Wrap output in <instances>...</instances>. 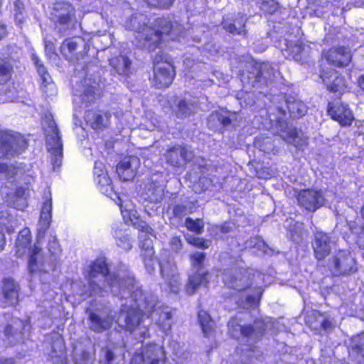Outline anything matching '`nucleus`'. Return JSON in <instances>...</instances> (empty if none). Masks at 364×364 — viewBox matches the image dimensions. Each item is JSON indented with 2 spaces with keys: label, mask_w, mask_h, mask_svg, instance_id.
I'll use <instances>...</instances> for the list:
<instances>
[{
  "label": "nucleus",
  "mask_w": 364,
  "mask_h": 364,
  "mask_svg": "<svg viewBox=\"0 0 364 364\" xmlns=\"http://www.w3.org/2000/svg\"><path fill=\"white\" fill-rule=\"evenodd\" d=\"M88 284L87 289L84 287L82 290L77 292L82 299L108 290L121 298L123 303L117 320L120 327L130 332L138 331L140 337L145 338L150 323L149 319L152 316L162 331L167 333L171 329L172 315L170 309L165 306L154 311L157 298L152 294L144 295L126 265L121 264L115 271L109 272L105 259H96L90 266Z\"/></svg>",
  "instance_id": "obj_1"
},
{
  "label": "nucleus",
  "mask_w": 364,
  "mask_h": 364,
  "mask_svg": "<svg viewBox=\"0 0 364 364\" xmlns=\"http://www.w3.org/2000/svg\"><path fill=\"white\" fill-rule=\"evenodd\" d=\"M52 218V197L49 190L44 193L42 199L40 219L38 222L37 240L31 246V235L28 228L19 232L16 241V255L19 257L28 255V269L35 277L46 274L53 269V264L44 255L41 237L49 228Z\"/></svg>",
  "instance_id": "obj_2"
},
{
  "label": "nucleus",
  "mask_w": 364,
  "mask_h": 364,
  "mask_svg": "<svg viewBox=\"0 0 364 364\" xmlns=\"http://www.w3.org/2000/svg\"><path fill=\"white\" fill-rule=\"evenodd\" d=\"M100 191L112 198L119 206L124 220L127 224H131L137 228L140 233L139 238L142 250V257L145 267L149 273L154 270V251L152 240L150 236H153V230L146 222L139 218L135 205L132 200L127 197L122 198L114 191L112 181L107 173L95 179Z\"/></svg>",
  "instance_id": "obj_3"
},
{
  "label": "nucleus",
  "mask_w": 364,
  "mask_h": 364,
  "mask_svg": "<svg viewBox=\"0 0 364 364\" xmlns=\"http://www.w3.org/2000/svg\"><path fill=\"white\" fill-rule=\"evenodd\" d=\"M264 277L260 272L239 264L225 271L223 280L225 286L238 292V306L247 309L257 306L263 292L262 285L266 283Z\"/></svg>",
  "instance_id": "obj_4"
},
{
  "label": "nucleus",
  "mask_w": 364,
  "mask_h": 364,
  "mask_svg": "<svg viewBox=\"0 0 364 364\" xmlns=\"http://www.w3.org/2000/svg\"><path fill=\"white\" fill-rule=\"evenodd\" d=\"M147 22L146 16L137 14L125 22V27L136 33V38L141 46L149 51L159 47L164 35H169L173 41H180L182 37L181 33L183 28L176 22L173 24L166 18H159L155 21L154 27H149Z\"/></svg>",
  "instance_id": "obj_5"
},
{
  "label": "nucleus",
  "mask_w": 364,
  "mask_h": 364,
  "mask_svg": "<svg viewBox=\"0 0 364 364\" xmlns=\"http://www.w3.org/2000/svg\"><path fill=\"white\" fill-rule=\"evenodd\" d=\"M278 116L272 113L269 119L274 122V126L279 131L280 136L288 144L294 145L296 148H302L307 145L308 139L300 130L294 128H289L286 122L287 114L283 107H277Z\"/></svg>",
  "instance_id": "obj_6"
},
{
  "label": "nucleus",
  "mask_w": 364,
  "mask_h": 364,
  "mask_svg": "<svg viewBox=\"0 0 364 364\" xmlns=\"http://www.w3.org/2000/svg\"><path fill=\"white\" fill-rule=\"evenodd\" d=\"M45 131L46 146L51 154V161L53 168L60 166L63 159V144L59 135L55 121L52 118H47L43 122Z\"/></svg>",
  "instance_id": "obj_7"
},
{
  "label": "nucleus",
  "mask_w": 364,
  "mask_h": 364,
  "mask_svg": "<svg viewBox=\"0 0 364 364\" xmlns=\"http://www.w3.org/2000/svg\"><path fill=\"white\" fill-rule=\"evenodd\" d=\"M272 318L255 321L254 328L251 326H242L237 323L236 318H233L229 321L228 328L231 336L235 338H245L247 342H250L257 339L262 335V331L272 330Z\"/></svg>",
  "instance_id": "obj_8"
},
{
  "label": "nucleus",
  "mask_w": 364,
  "mask_h": 364,
  "mask_svg": "<svg viewBox=\"0 0 364 364\" xmlns=\"http://www.w3.org/2000/svg\"><path fill=\"white\" fill-rule=\"evenodd\" d=\"M191 271L193 273L189 275L188 282L186 285V292L191 295L194 294L196 289L208 282V273L203 268L205 254L200 252H196L190 255Z\"/></svg>",
  "instance_id": "obj_9"
},
{
  "label": "nucleus",
  "mask_w": 364,
  "mask_h": 364,
  "mask_svg": "<svg viewBox=\"0 0 364 364\" xmlns=\"http://www.w3.org/2000/svg\"><path fill=\"white\" fill-rule=\"evenodd\" d=\"M154 80L159 88L169 86L175 76V71L171 60L160 52L154 60Z\"/></svg>",
  "instance_id": "obj_10"
},
{
  "label": "nucleus",
  "mask_w": 364,
  "mask_h": 364,
  "mask_svg": "<svg viewBox=\"0 0 364 364\" xmlns=\"http://www.w3.org/2000/svg\"><path fill=\"white\" fill-rule=\"evenodd\" d=\"M333 194L330 191L324 193L321 191L306 189L299 193L297 200L301 206L314 212L327 203H333Z\"/></svg>",
  "instance_id": "obj_11"
},
{
  "label": "nucleus",
  "mask_w": 364,
  "mask_h": 364,
  "mask_svg": "<svg viewBox=\"0 0 364 364\" xmlns=\"http://www.w3.org/2000/svg\"><path fill=\"white\" fill-rule=\"evenodd\" d=\"M159 266L161 277L164 280L162 288L174 294L178 293L181 288V283L174 261L166 258L164 255L159 262Z\"/></svg>",
  "instance_id": "obj_12"
},
{
  "label": "nucleus",
  "mask_w": 364,
  "mask_h": 364,
  "mask_svg": "<svg viewBox=\"0 0 364 364\" xmlns=\"http://www.w3.org/2000/svg\"><path fill=\"white\" fill-rule=\"evenodd\" d=\"M328 268L335 276L346 275L356 271L354 259L346 250H339L333 255Z\"/></svg>",
  "instance_id": "obj_13"
},
{
  "label": "nucleus",
  "mask_w": 364,
  "mask_h": 364,
  "mask_svg": "<svg viewBox=\"0 0 364 364\" xmlns=\"http://www.w3.org/2000/svg\"><path fill=\"white\" fill-rule=\"evenodd\" d=\"M26 147L27 141L20 134L11 132L0 134V154L2 156L20 154Z\"/></svg>",
  "instance_id": "obj_14"
},
{
  "label": "nucleus",
  "mask_w": 364,
  "mask_h": 364,
  "mask_svg": "<svg viewBox=\"0 0 364 364\" xmlns=\"http://www.w3.org/2000/svg\"><path fill=\"white\" fill-rule=\"evenodd\" d=\"M164 348L155 343L145 346L141 353H135L130 364H164Z\"/></svg>",
  "instance_id": "obj_15"
},
{
  "label": "nucleus",
  "mask_w": 364,
  "mask_h": 364,
  "mask_svg": "<svg viewBox=\"0 0 364 364\" xmlns=\"http://www.w3.org/2000/svg\"><path fill=\"white\" fill-rule=\"evenodd\" d=\"M328 113L331 117L342 126H349L354 120V116L348 105L343 102L328 104Z\"/></svg>",
  "instance_id": "obj_16"
},
{
  "label": "nucleus",
  "mask_w": 364,
  "mask_h": 364,
  "mask_svg": "<svg viewBox=\"0 0 364 364\" xmlns=\"http://www.w3.org/2000/svg\"><path fill=\"white\" fill-rule=\"evenodd\" d=\"M312 246L316 258L318 260H323L330 254L335 246V242L329 235L317 232L314 235Z\"/></svg>",
  "instance_id": "obj_17"
},
{
  "label": "nucleus",
  "mask_w": 364,
  "mask_h": 364,
  "mask_svg": "<svg viewBox=\"0 0 364 364\" xmlns=\"http://www.w3.org/2000/svg\"><path fill=\"white\" fill-rule=\"evenodd\" d=\"M90 328L97 333L109 329L113 323L114 317L109 309H105L100 314L90 312Z\"/></svg>",
  "instance_id": "obj_18"
},
{
  "label": "nucleus",
  "mask_w": 364,
  "mask_h": 364,
  "mask_svg": "<svg viewBox=\"0 0 364 364\" xmlns=\"http://www.w3.org/2000/svg\"><path fill=\"white\" fill-rule=\"evenodd\" d=\"M284 43L286 48H282V52L285 58L293 59L301 63L306 61L310 52L309 46L303 44L301 42H298L294 45L289 44V41L286 39Z\"/></svg>",
  "instance_id": "obj_19"
},
{
  "label": "nucleus",
  "mask_w": 364,
  "mask_h": 364,
  "mask_svg": "<svg viewBox=\"0 0 364 364\" xmlns=\"http://www.w3.org/2000/svg\"><path fill=\"white\" fill-rule=\"evenodd\" d=\"M140 161L137 157L124 158L117 166L116 171L123 181H130L134 178L139 167Z\"/></svg>",
  "instance_id": "obj_20"
},
{
  "label": "nucleus",
  "mask_w": 364,
  "mask_h": 364,
  "mask_svg": "<svg viewBox=\"0 0 364 364\" xmlns=\"http://www.w3.org/2000/svg\"><path fill=\"white\" fill-rule=\"evenodd\" d=\"M324 58L329 64L338 67L346 66L351 60L350 50L346 47H335L324 53Z\"/></svg>",
  "instance_id": "obj_21"
},
{
  "label": "nucleus",
  "mask_w": 364,
  "mask_h": 364,
  "mask_svg": "<svg viewBox=\"0 0 364 364\" xmlns=\"http://www.w3.org/2000/svg\"><path fill=\"white\" fill-rule=\"evenodd\" d=\"M193 156L189 147L181 145L173 146L166 153L168 163L174 166H180L183 163L191 161Z\"/></svg>",
  "instance_id": "obj_22"
},
{
  "label": "nucleus",
  "mask_w": 364,
  "mask_h": 364,
  "mask_svg": "<svg viewBox=\"0 0 364 364\" xmlns=\"http://www.w3.org/2000/svg\"><path fill=\"white\" fill-rule=\"evenodd\" d=\"M53 18H56L60 24L67 25L73 21H76L75 11L72 5L67 2L55 4Z\"/></svg>",
  "instance_id": "obj_23"
},
{
  "label": "nucleus",
  "mask_w": 364,
  "mask_h": 364,
  "mask_svg": "<svg viewBox=\"0 0 364 364\" xmlns=\"http://www.w3.org/2000/svg\"><path fill=\"white\" fill-rule=\"evenodd\" d=\"M30 326L28 321H23L21 319H15L12 325H9L5 328V336L7 337L9 342L12 344L13 340L11 338L17 341L22 340V335L24 331H28Z\"/></svg>",
  "instance_id": "obj_24"
},
{
  "label": "nucleus",
  "mask_w": 364,
  "mask_h": 364,
  "mask_svg": "<svg viewBox=\"0 0 364 364\" xmlns=\"http://www.w3.org/2000/svg\"><path fill=\"white\" fill-rule=\"evenodd\" d=\"M110 115L105 112L88 110L85 113V119L94 129L106 127L109 123Z\"/></svg>",
  "instance_id": "obj_25"
},
{
  "label": "nucleus",
  "mask_w": 364,
  "mask_h": 364,
  "mask_svg": "<svg viewBox=\"0 0 364 364\" xmlns=\"http://www.w3.org/2000/svg\"><path fill=\"white\" fill-rule=\"evenodd\" d=\"M112 236L116 245L121 249L128 251L132 247L133 240L129 232L122 228V225H116L112 228Z\"/></svg>",
  "instance_id": "obj_26"
},
{
  "label": "nucleus",
  "mask_w": 364,
  "mask_h": 364,
  "mask_svg": "<svg viewBox=\"0 0 364 364\" xmlns=\"http://www.w3.org/2000/svg\"><path fill=\"white\" fill-rule=\"evenodd\" d=\"M2 292L5 305L16 304L18 298V285L12 279H5L3 282Z\"/></svg>",
  "instance_id": "obj_27"
},
{
  "label": "nucleus",
  "mask_w": 364,
  "mask_h": 364,
  "mask_svg": "<svg viewBox=\"0 0 364 364\" xmlns=\"http://www.w3.org/2000/svg\"><path fill=\"white\" fill-rule=\"evenodd\" d=\"M286 107L289 116L292 118H299L304 116L307 112L306 105L295 97H289L285 100Z\"/></svg>",
  "instance_id": "obj_28"
},
{
  "label": "nucleus",
  "mask_w": 364,
  "mask_h": 364,
  "mask_svg": "<svg viewBox=\"0 0 364 364\" xmlns=\"http://www.w3.org/2000/svg\"><path fill=\"white\" fill-rule=\"evenodd\" d=\"M323 82L326 85L328 90L333 92H341L346 87L343 78L336 71H332L328 76L327 73H322L320 75Z\"/></svg>",
  "instance_id": "obj_29"
},
{
  "label": "nucleus",
  "mask_w": 364,
  "mask_h": 364,
  "mask_svg": "<svg viewBox=\"0 0 364 364\" xmlns=\"http://www.w3.org/2000/svg\"><path fill=\"white\" fill-rule=\"evenodd\" d=\"M84 90L82 94L80 95L82 103L87 106V103L91 102L97 97L100 96L98 90L99 84L95 80L92 82L91 79L85 78L84 80Z\"/></svg>",
  "instance_id": "obj_30"
},
{
  "label": "nucleus",
  "mask_w": 364,
  "mask_h": 364,
  "mask_svg": "<svg viewBox=\"0 0 364 364\" xmlns=\"http://www.w3.org/2000/svg\"><path fill=\"white\" fill-rule=\"evenodd\" d=\"M163 194V188L156 183H151L146 186L142 198L151 203H158L162 200Z\"/></svg>",
  "instance_id": "obj_31"
},
{
  "label": "nucleus",
  "mask_w": 364,
  "mask_h": 364,
  "mask_svg": "<svg viewBox=\"0 0 364 364\" xmlns=\"http://www.w3.org/2000/svg\"><path fill=\"white\" fill-rule=\"evenodd\" d=\"M73 353L75 364H91L92 362L91 351L82 347L81 343L75 345Z\"/></svg>",
  "instance_id": "obj_32"
},
{
  "label": "nucleus",
  "mask_w": 364,
  "mask_h": 364,
  "mask_svg": "<svg viewBox=\"0 0 364 364\" xmlns=\"http://www.w3.org/2000/svg\"><path fill=\"white\" fill-rule=\"evenodd\" d=\"M350 353L355 354L358 362L364 364V333L352 338Z\"/></svg>",
  "instance_id": "obj_33"
},
{
  "label": "nucleus",
  "mask_w": 364,
  "mask_h": 364,
  "mask_svg": "<svg viewBox=\"0 0 364 364\" xmlns=\"http://www.w3.org/2000/svg\"><path fill=\"white\" fill-rule=\"evenodd\" d=\"M84 45V41L81 38H73L65 40L61 46V53L69 58L80 47Z\"/></svg>",
  "instance_id": "obj_34"
},
{
  "label": "nucleus",
  "mask_w": 364,
  "mask_h": 364,
  "mask_svg": "<svg viewBox=\"0 0 364 364\" xmlns=\"http://www.w3.org/2000/svg\"><path fill=\"white\" fill-rule=\"evenodd\" d=\"M130 60L124 55L113 58L110 60V65L119 75H127L130 67Z\"/></svg>",
  "instance_id": "obj_35"
},
{
  "label": "nucleus",
  "mask_w": 364,
  "mask_h": 364,
  "mask_svg": "<svg viewBox=\"0 0 364 364\" xmlns=\"http://www.w3.org/2000/svg\"><path fill=\"white\" fill-rule=\"evenodd\" d=\"M198 318L204 336L210 337L214 326L213 321L210 315L206 311H200Z\"/></svg>",
  "instance_id": "obj_36"
},
{
  "label": "nucleus",
  "mask_w": 364,
  "mask_h": 364,
  "mask_svg": "<svg viewBox=\"0 0 364 364\" xmlns=\"http://www.w3.org/2000/svg\"><path fill=\"white\" fill-rule=\"evenodd\" d=\"M246 22V17L243 15L240 16L234 21L233 23H228L226 21L223 22L224 28L232 33H237L242 35L245 33V25Z\"/></svg>",
  "instance_id": "obj_37"
},
{
  "label": "nucleus",
  "mask_w": 364,
  "mask_h": 364,
  "mask_svg": "<svg viewBox=\"0 0 364 364\" xmlns=\"http://www.w3.org/2000/svg\"><path fill=\"white\" fill-rule=\"evenodd\" d=\"M32 60L36 66L38 73L41 77L42 84L44 87L50 86V89L54 87V85L51 83V77L47 73L46 68L40 63L38 58L35 55H32Z\"/></svg>",
  "instance_id": "obj_38"
},
{
  "label": "nucleus",
  "mask_w": 364,
  "mask_h": 364,
  "mask_svg": "<svg viewBox=\"0 0 364 364\" xmlns=\"http://www.w3.org/2000/svg\"><path fill=\"white\" fill-rule=\"evenodd\" d=\"M177 114L181 117H188L195 112L197 109L196 105L191 100H180L178 103Z\"/></svg>",
  "instance_id": "obj_39"
},
{
  "label": "nucleus",
  "mask_w": 364,
  "mask_h": 364,
  "mask_svg": "<svg viewBox=\"0 0 364 364\" xmlns=\"http://www.w3.org/2000/svg\"><path fill=\"white\" fill-rule=\"evenodd\" d=\"M276 70L269 63H262L259 65V72L257 75V78L260 80V78L264 80H270L272 77H276Z\"/></svg>",
  "instance_id": "obj_40"
},
{
  "label": "nucleus",
  "mask_w": 364,
  "mask_h": 364,
  "mask_svg": "<svg viewBox=\"0 0 364 364\" xmlns=\"http://www.w3.org/2000/svg\"><path fill=\"white\" fill-rule=\"evenodd\" d=\"M349 228L352 235L354 236L353 240L360 246L364 245V228L359 225L357 222L349 223Z\"/></svg>",
  "instance_id": "obj_41"
},
{
  "label": "nucleus",
  "mask_w": 364,
  "mask_h": 364,
  "mask_svg": "<svg viewBox=\"0 0 364 364\" xmlns=\"http://www.w3.org/2000/svg\"><path fill=\"white\" fill-rule=\"evenodd\" d=\"M217 120L218 123L223 127H227L231 123V119L228 116L224 115L220 112H216L213 113L208 119V124L210 127L214 128V125L212 122Z\"/></svg>",
  "instance_id": "obj_42"
},
{
  "label": "nucleus",
  "mask_w": 364,
  "mask_h": 364,
  "mask_svg": "<svg viewBox=\"0 0 364 364\" xmlns=\"http://www.w3.org/2000/svg\"><path fill=\"white\" fill-rule=\"evenodd\" d=\"M116 357L112 350L109 348H104L100 352L99 362L101 364H116Z\"/></svg>",
  "instance_id": "obj_43"
},
{
  "label": "nucleus",
  "mask_w": 364,
  "mask_h": 364,
  "mask_svg": "<svg viewBox=\"0 0 364 364\" xmlns=\"http://www.w3.org/2000/svg\"><path fill=\"white\" fill-rule=\"evenodd\" d=\"M185 226L188 230L200 234L203 230L204 223L200 219L193 220L187 218L185 221Z\"/></svg>",
  "instance_id": "obj_44"
},
{
  "label": "nucleus",
  "mask_w": 364,
  "mask_h": 364,
  "mask_svg": "<svg viewBox=\"0 0 364 364\" xmlns=\"http://www.w3.org/2000/svg\"><path fill=\"white\" fill-rule=\"evenodd\" d=\"M249 247L257 249L262 253L267 252V246L260 237H254L250 240L248 244Z\"/></svg>",
  "instance_id": "obj_45"
},
{
  "label": "nucleus",
  "mask_w": 364,
  "mask_h": 364,
  "mask_svg": "<svg viewBox=\"0 0 364 364\" xmlns=\"http://www.w3.org/2000/svg\"><path fill=\"white\" fill-rule=\"evenodd\" d=\"M210 182L205 177H200L193 186V189L196 193H200L209 188Z\"/></svg>",
  "instance_id": "obj_46"
},
{
  "label": "nucleus",
  "mask_w": 364,
  "mask_h": 364,
  "mask_svg": "<svg viewBox=\"0 0 364 364\" xmlns=\"http://www.w3.org/2000/svg\"><path fill=\"white\" fill-rule=\"evenodd\" d=\"M51 358L53 360V363H63L65 360V351H64V347L61 341L59 343V350L58 352H56L55 350H54L52 352L51 354Z\"/></svg>",
  "instance_id": "obj_47"
},
{
  "label": "nucleus",
  "mask_w": 364,
  "mask_h": 364,
  "mask_svg": "<svg viewBox=\"0 0 364 364\" xmlns=\"http://www.w3.org/2000/svg\"><path fill=\"white\" fill-rule=\"evenodd\" d=\"M48 248L52 256H56L60 253V245L55 236H50L49 238Z\"/></svg>",
  "instance_id": "obj_48"
},
{
  "label": "nucleus",
  "mask_w": 364,
  "mask_h": 364,
  "mask_svg": "<svg viewBox=\"0 0 364 364\" xmlns=\"http://www.w3.org/2000/svg\"><path fill=\"white\" fill-rule=\"evenodd\" d=\"M149 6L162 9L169 8L175 0H144Z\"/></svg>",
  "instance_id": "obj_49"
},
{
  "label": "nucleus",
  "mask_w": 364,
  "mask_h": 364,
  "mask_svg": "<svg viewBox=\"0 0 364 364\" xmlns=\"http://www.w3.org/2000/svg\"><path fill=\"white\" fill-rule=\"evenodd\" d=\"M0 173H5L6 176L11 178L18 174V169L13 165L0 164Z\"/></svg>",
  "instance_id": "obj_50"
},
{
  "label": "nucleus",
  "mask_w": 364,
  "mask_h": 364,
  "mask_svg": "<svg viewBox=\"0 0 364 364\" xmlns=\"http://www.w3.org/2000/svg\"><path fill=\"white\" fill-rule=\"evenodd\" d=\"M187 241L189 244L199 248L205 249L210 246V242L208 240H205L200 237H191L188 238Z\"/></svg>",
  "instance_id": "obj_51"
},
{
  "label": "nucleus",
  "mask_w": 364,
  "mask_h": 364,
  "mask_svg": "<svg viewBox=\"0 0 364 364\" xmlns=\"http://www.w3.org/2000/svg\"><path fill=\"white\" fill-rule=\"evenodd\" d=\"M93 172L95 179H96V178L102 176L104 174L107 173V171L105 170V166L103 163L101 161H95Z\"/></svg>",
  "instance_id": "obj_52"
},
{
  "label": "nucleus",
  "mask_w": 364,
  "mask_h": 364,
  "mask_svg": "<svg viewBox=\"0 0 364 364\" xmlns=\"http://www.w3.org/2000/svg\"><path fill=\"white\" fill-rule=\"evenodd\" d=\"M172 251L178 252L182 247V243L179 237H173L169 242Z\"/></svg>",
  "instance_id": "obj_53"
},
{
  "label": "nucleus",
  "mask_w": 364,
  "mask_h": 364,
  "mask_svg": "<svg viewBox=\"0 0 364 364\" xmlns=\"http://www.w3.org/2000/svg\"><path fill=\"white\" fill-rule=\"evenodd\" d=\"M175 216L181 218L187 214L186 207L183 205H177L173 208Z\"/></svg>",
  "instance_id": "obj_54"
},
{
  "label": "nucleus",
  "mask_w": 364,
  "mask_h": 364,
  "mask_svg": "<svg viewBox=\"0 0 364 364\" xmlns=\"http://www.w3.org/2000/svg\"><path fill=\"white\" fill-rule=\"evenodd\" d=\"M11 68L8 63L0 62V75L6 78L10 73Z\"/></svg>",
  "instance_id": "obj_55"
},
{
  "label": "nucleus",
  "mask_w": 364,
  "mask_h": 364,
  "mask_svg": "<svg viewBox=\"0 0 364 364\" xmlns=\"http://www.w3.org/2000/svg\"><path fill=\"white\" fill-rule=\"evenodd\" d=\"M318 322L321 323L322 328L326 331L331 330L333 326L330 320L323 318L321 316L318 317Z\"/></svg>",
  "instance_id": "obj_56"
},
{
  "label": "nucleus",
  "mask_w": 364,
  "mask_h": 364,
  "mask_svg": "<svg viewBox=\"0 0 364 364\" xmlns=\"http://www.w3.org/2000/svg\"><path fill=\"white\" fill-rule=\"evenodd\" d=\"M263 9H265L269 13H274L277 9V4L274 1H269L263 4Z\"/></svg>",
  "instance_id": "obj_57"
},
{
  "label": "nucleus",
  "mask_w": 364,
  "mask_h": 364,
  "mask_svg": "<svg viewBox=\"0 0 364 364\" xmlns=\"http://www.w3.org/2000/svg\"><path fill=\"white\" fill-rule=\"evenodd\" d=\"M16 195L18 198L21 201V204L16 203L15 201H11L10 203L17 209H23L25 207V199L21 196H20L19 191H17Z\"/></svg>",
  "instance_id": "obj_58"
},
{
  "label": "nucleus",
  "mask_w": 364,
  "mask_h": 364,
  "mask_svg": "<svg viewBox=\"0 0 364 364\" xmlns=\"http://www.w3.org/2000/svg\"><path fill=\"white\" fill-rule=\"evenodd\" d=\"M156 119H155L154 122H148L146 124H141V127L142 129L152 131L158 127L156 124Z\"/></svg>",
  "instance_id": "obj_59"
},
{
  "label": "nucleus",
  "mask_w": 364,
  "mask_h": 364,
  "mask_svg": "<svg viewBox=\"0 0 364 364\" xmlns=\"http://www.w3.org/2000/svg\"><path fill=\"white\" fill-rule=\"evenodd\" d=\"M23 14L20 11L18 13L15 15V22L17 25L21 26L23 22Z\"/></svg>",
  "instance_id": "obj_60"
},
{
  "label": "nucleus",
  "mask_w": 364,
  "mask_h": 364,
  "mask_svg": "<svg viewBox=\"0 0 364 364\" xmlns=\"http://www.w3.org/2000/svg\"><path fill=\"white\" fill-rule=\"evenodd\" d=\"M184 65L187 69H191L193 65V60H191L188 57H186L184 61Z\"/></svg>",
  "instance_id": "obj_61"
},
{
  "label": "nucleus",
  "mask_w": 364,
  "mask_h": 364,
  "mask_svg": "<svg viewBox=\"0 0 364 364\" xmlns=\"http://www.w3.org/2000/svg\"><path fill=\"white\" fill-rule=\"evenodd\" d=\"M6 34V26L0 22V39L4 37Z\"/></svg>",
  "instance_id": "obj_62"
},
{
  "label": "nucleus",
  "mask_w": 364,
  "mask_h": 364,
  "mask_svg": "<svg viewBox=\"0 0 364 364\" xmlns=\"http://www.w3.org/2000/svg\"><path fill=\"white\" fill-rule=\"evenodd\" d=\"M6 241L4 238V235L0 232V250H2L5 246Z\"/></svg>",
  "instance_id": "obj_63"
},
{
  "label": "nucleus",
  "mask_w": 364,
  "mask_h": 364,
  "mask_svg": "<svg viewBox=\"0 0 364 364\" xmlns=\"http://www.w3.org/2000/svg\"><path fill=\"white\" fill-rule=\"evenodd\" d=\"M359 87L364 90V75L360 76L358 80Z\"/></svg>",
  "instance_id": "obj_64"
}]
</instances>
